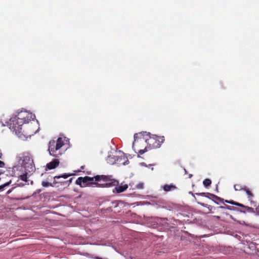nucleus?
I'll return each instance as SVG.
<instances>
[{
    "instance_id": "f257e3e1",
    "label": "nucleus",
    "mask_w": 259,
    "mask_h": 259,
    "mask_svg": "<svg viewBox=\"0 0 259 259\" xmlns=\"http://www.w3.org/2000/svg\"><path fill=\"white\" fill-rule=\"evenodd\" d=\"M95 180L96 182H91L87 184V186L95 185L97 187L101 188L111 187L117 185L119 182L117 180L113 179L112 175H97L94 177H79L76 180L75 184L82 187V183H87Z\"/></svg>"
},
{
    "instance_id": "f03ea898",
    "label": "nucleus",
    "mask_w": 259,
    "mask_h": 259,
    "mask_svg": "<svg viewBox=\"0 0 259 259\" xmlns=\"http://www.w3.org/2000/svg\"><path fill=\"white\" fill-rule=\"evenodd\" d=\"M34 115L27 112L21 111L17 113L16 115H13L9 120L8 122V125L9 128L15 129L14 124H24V123H28L31 119L33 118Z\"/></svg>"
},
{
    "instance_id": "7ed1b4c3",
    "label": "nucleus",
    "mask_w": 259,
    "mask_h": 259,
    "mask_svg": "<svg viewBox=\"0 0 259 259\" xmlns=\"http://www.w3.org/2000/svg\"><path fill=\"white\" fill-rule=\"evenodd\" d=\"M64 140L62 138H59L56 141L51 140L49 143L50 154L55 157H59L62 155L65 151Z\"/></svg>"
},
{
    "instance_id": "20e7f679",
    "label": "nucleus",
    "mask_w": 259,
    "mask_h": 259,
    "mask_svg": "<svg viewBox=\"0 0 259 259\" xmlns=\"http://www.w3.org/2000/svg\"><path fill=\"white\" fill-rule=\"evenodd\" d=\"M144 139H140V142H142ZM164 141V137L163 136H152L149 137L148 138L145 139V142L147 143L149 147L152 148H157L160 147L162 143Z\"/></svg>"
},
{
    "instance_id": "39448f33",
    "label": "nucleus",
    "mask_w": 259,
    "mask_h": 259,
    "mask_svg": "<svg viewBox=\"0 0 259 259\" xmlns=\"http://www.w3.org/2000/svg\"><path fill=\"white\" fill-rule=\"evenodd\" d=\"M23 124H15L14 127L15 129L10 128V130L17 135L19 138H23L27 136V133H26L24 130H22V125Z\"/></svg>"
},
{
    "instance_id": "423d86ee",
    "label": "nucleus",
    "mask_w": 259,
    "mask_h": 259,
    "mask_svg": "<svg viewBox=\"0 0 259 259\" xmlns=\"http://www.w3.org/2000/svg\"><path fill=\"white\" fill-rule=\"evenodd\" d=\"M23 165L25 170L29 172L34 171L35 169L33 159L29 157H25L24 158Z\"/></svg>"
},
{
    "instance_id": "0eeeda50",
    "label": "nucleus",
    "mask_w": 259,
    "mask_h": 259,
    "mask_svg": "<svg viewBox=\"0 0 259 259\" xmlns=\"http://www.w3.org/2000/svg\"><path fill=\"white\" fill-rule=\"evenodd\" d=\"M59 164V160L58 159H54L47 164V168L49 169H52L56 168Z\"/></svg>"
},
{
    "instance_id": "6e6552de",
    "label": "nucleus",
    "mask_w": 259,
    "mask_h": 259,
    "mask_svg": "<svg viewBox=\"0 0 259 259\" xmlns=\"http://www.w3.org/2000/svg\"><path fill=\"white\" fill-rule=\"evenodd\" d=\"M118 185V184L115 186L116 187L115 188L114 190H113V192H114L115 191L116 193H120L125 191L128 188V185L127 184H125L122 186Z\"/></svg>"
},
{
    "instance_id": "1a4fd4ad",
    "label": "nucleus",
    "mask_w": 259,
    "mask_h": 259,
    "mask_svg": "<svg viewBox=\"0 0 259 259\" xmlns=\"http://www.w3.org/2000/svg\"><path fill=\"white\" fill-rule=\"evenodd\" d=\"M207 194L211 196L212 200L217 204H219L220 203L222 202L224 203V201L223 198L219 197L214 194H210L209 193H207Z\"/></svg>"
},
{
    "instance_id": "9d476101",
    "label": "nucleus",
    "mask_w": 259,
    "mask_h": 259,
    "mask_svg": "<svg viewBox=\"0 0 259 259\" xmlns=\"http://www.w3.org/2000/svg\"><path fill=\"white\" fill-rule=\"evenodd\" d=\"M177 189V187L172 184L170 185L166 184L163 186V189L165 192L174 191Z\"/></svg>"
},
{
    "instance_id": "9b49d317",
    "label": "nucleus",
    "mask_w": 259,
    "mask_h": 259,
    "mask_svg": "<svg viewBox=\"0 0 259 259\" xmlns=\"http://www.w3.org/2000/svg\"><path fill=\"white\" fill-rule=\"evenodd\" d=\"M72 175L71 174H64L63 175H59V176H55L54 177V179L55 180L54 181V183H57V182L55 181V180L56 179H60V178H64V179H67V178H68L69 177L72 176Z\"/></svg>"
},
{
    "instance_id": "f8f14e48",
    "label": "nucleus",
    "mask_w": 259,
    "mask_h": 259,
    "mask_svg": "<svg viewBox=\"0 0 259 259\" xmlns=\"http://www.w3.org/2000/svg\"><path fill=\"white\" fill-rule=\"evenodd\" d=\"M244 191L246 192L247 195L248 199L250 200L253 197V194L251 192L250 190L246 186L245 188H244Z\"/></svg>"
},
{
    "instance_id": "ddd939ff",
    "label": "nucleus",
    "mask_w": 259,
    "mask_h": 259,
    "mask_svg": "<svg viewBox=\"0 0 259 259\" xmlns=\"http://www.w3.org/2000/svg\"><path fill=\"white\" fill-rule=\"evenodd\" d=\"M219 209H227L230 210H237V208L234 206L228 205L226 204H224V206H221L218 207Z\"/></svg>"
},
{
    "instance_id": "4468645a",
    "label": "nucleus",
    "mask_w": 259,
    "mask_h": 259,
    "mask_svg": "<svg viewBox=\"0 0 259 259\" xmlns=\"http://www.w3.org/2000/svg\"><path fill=\"white\" fill-rule=\"evenodd\" d=\"M224 202L227 203H229L232 205H234L239 207H243V204L237 202H235L232 200H226Z\"/></svg>"
},
{
    "instance_id": "2eb2a0df",
    "label": "nucleus",
    "mask_w": 259,
    "mask_h": 259,
    "mask_svg": "<svg viewBox=\"0 0 259 259\" xmlns=\"http://www.w3.org/2000/svg\"><path fill=\"white\" fill-rule=\"evenodd\" d=\"M246 186H243L240 184H236L234 185V188L235 191H241L243 190L244 188H245Z\"/></svg>"
},
{
    "instance_id": "dca6fc26",
    "label": "nucleus",
    "mask_w": 259,
    "mask_h": 259,
    "mask_svg": "<svg viewBox=\"0 0 259 259\" xmlns=\"http://www.w3.org/2000/svg\"><path fill=\"white\" fill-rule=\"evenodd\" d=\"M203 184L205 187H207L211 185V181L209 179H206L203 181Z\"/></svg>"
},
{
    "instance_id": "f3484780",
    "label": "nucleus",
    "mask_w": 259,
    "mask_h": 259,
    "mask_svg": "<svg viewBox=\"0 0 259 259\" xmlns=\"http://www.w3.org/2000/svg\"><path fill=\"white\" fill-rule=\"evenodd\" d=\"M142 133L136 134L134 135V142L133 144V147H134L137 141H138V138H139V136H141Z\"/></svg>"
},
{
    "instance_id": "a211bd4d",
    "label": "nucleus",
    "mask_w": 259,
    "mask_h": 259,
    "mask_svg": "<svg viewBox=\"0 0 259 259\" xmlns=\"http://www.w3.org/2000/svg\"><path fill=\"white\" fill-rule=\"evenodd\" d=\"M241 207L245 208L246 210V211H247L248 212H254L253 208H252L251 207L245 206V205L243 204V207Z\"/></svg>"
},
{
    "instance_id": "6ab92c4d",
    "label": "nucleus",
    "mask_w": 259,
    "mask_h": 259,
    "mask_svg": "<svg viewBox=\"0 0 259 259\" xmlns=\"http://www.w3.org/2000/svg\"><path fill=\"white\" fill-rule=\"evenodd\" d=\"M12 182L11 180H10L9 182L2 185L0 186V191H2L5 187L9 186Z\"/></svg>"
},
{
    "instance_id": "aec40b11",
    "label": "nucleus",
    "mask_w": 259,
    "mask_h": 259,
    "mask_svg": "<svg viewBox=\"0 0 259 259\" xmlns=\"http://www.w3.org/2000/svg\"><path fill=\"white\" fill-rule=\"evenodd\" d=\"M20 179L23 181H25V182H27V175L26 174H23V175H21L20 177Z\"/></svg>"
},
{
    "instance_id": "412c9836",
    "label": "nucleus",
    "mask_w": 259,
    "mask_h": 259,
    "mask_svg": "<svg viewBox=\"0 0 259 259\" xmlns=\"http://www.w3.org/2000/svg\"><path fill=\"white\" fill-rule=\"evenodd\" d=\"M42 186L44 187H48V186H52V185L51 183H50L49 182H45V181H43L42 182Z\"/></svg>"
},
{
    "instance_id": "4be33fe9",
    "label": "nucleus",
    "mask_w": 259,
    "mask_h": 259,
    "mask_svg": "<svg viewBox=\"0 0 259 259\" xmlns=\"http://www.w3.org/2000/svg\"><path fill=\"white\" fill-rule=\"evenodd\" d=\"M138 189H143L144 188V184L143 183H139L137 186Z\"/></svg>"
},
{
    "instance_id": "5701e85b",
    "label": "nucleus",
    "mask_w": 259,
    "mask_h": 259,
    "mask_svg": "<svg viewBox=\"0 0 259 259\" xmlns=\"http://www.w3.org/2000/svg\"><path fill=\"white\" fill-rule=\"evenodd\" d=\"M146 151H147L146 147L143 150H140L139 151V153L142 155L144 154Z\"/></svg>"
},
{
    "instance_id": "b1692460",
    "label": "nucleus",
    "mask_w": 259,
    "mask_h": 259,
    "mask_svg": "<svg viewBox=\"0 0 259 259\" xmlns=\"http://www.w3.org/2000/svg\"><path fill=\"white\" fill-rule=\"evenodd\" d=\"M5 163L3 161L0 160V167H5Z\"/></svg>"
},
{
    "instance_id": "393cba45",
    "label": "nucleus",
    "mask_w": 259,
    "mask_h": 259,
    "mask_svg": "<svg viewBox=\"0 0 259 259\" xmlns=\"http://www.w3.org/2000/svg\"><path fill=\"white\" fill-rule=\"evenodd\" d=\"M196 195H200L202 196H206L205 193H196Z\"/></svg>"
},
{
    "instance_id": "a878e982",
    "label": "nucleus",
    "mask_w": 259,
    "mask_h": 259,
    "mask_svg": "<svg viewBox=\"0 0 259 259\" xmlns=\"http://www.w3.org/2000/svg\"><path fill=\"white\" fill-rule=\"evenodd\" d=\"M72 178H71L70 179V180L68 181H66L65 182L66 183H68V184L69 185L71 182H72Z\"/></svg>"
},
{
    "instance_id": "bb28decb",
    "label": "nucleus",
    "mask_w": 259,
    "mask_h": 259,
    "mask_svg": "<svg viewBox=\"0 0 259 259\" xmlns=\"http://www.w3.org/2000/svg\"><path fill=\"white\" fill-rule=\"evenodd\" d=\"M2 158V153L1 150H0V159H1Z\"/></svg>"
},
{
    "instance_id": "cd10ccee",
    "label": "nucleus",
    "mask_w": 259,
    "mask_h": 259,
    "mask_svg": "<svg viewBox=\"0 0 259 259\" xmlns=\"http://www.w3.org/2000/svg\"><path fill=\"white\" fill-rule=\"evenodd\" d=\"M12 192V190H9L7 191V194H10L11 192Z\"/></svg>"
},
{
    "instance_id": "c85d7f7f",
    "label": "nucleus",
    "mask_w": 259,
    "mask_h": 259,
    "mask_svg": "<svg viewBox=\"0 0 259 259\" xmlns=\"http://www.w3.org/2000/svg\"><path fill=\"white\" fill-rule=\"evenodd\" d=\"M214 217L217 218L218 219H220V217H219V216H214Z\"/></svg>"
},
{
    "instance_id": "c756f323",
    "label": "nucleus",
    "mask_w": 259,
    "mask_h": 259,
    "mask_svg": "<svg viewBox=\"0 0 259 259\" xmlns=\"http://www.w3.org/2000/svg\"><path fill=\"white\" fill-rule=\"evenodd\" d=\"M191 194H192V195L194 197V194L193 193H191Z\"/></svg>"
},
{
    "instance_id": "7c9ffc66",
    "label": "nucleus",
    "mask_w": 259,
    "mask_h": 259,
    "mask_svg": "<svg viewBox=\"0 0 259 259\" xmlns=\"http://www.w3.org/2000/svg\"><path fill=\"white\" fill-rule=\"evenodd\" d=\"M201 205L202 206H204V204L203 203H201Z\"/></svg>"
},
{
    "instance_id": "2f4dec72",
    "label": "nucleus",
    "mask_w": 259,
    "mask_h": 259,
    "mask_svg": "<svg viewBox=\"0 0 259 259\" xmlns=\"http://www.w3.org/2000/svg\"><path fill=\"white\" fill-rule=\"evenodd\" d=\"M192 175H189V178H191L192 177Z\"/></svg>"
},
{
    "instance_id": "473e14b6",
    "label": "nucleus",
    "mask_w": 259,
    "mask_h": 259,
    "mask_svg": "<svg viewBox=\"0 0 259 259\" xmlns=\"http://www.w3.org/2000/svg\"><path fill=\"white\" fill-rule=\"evenodd\" d=\"M81 167L82 169H83V166H82Z\"/></svg>"
},
{
    "instance_id": "72a5a7b5",
    "label": "nucleus",
    "mask_w": 259,
    "mask_h": 259,
    "mask_svg": "<svg viewBox=\"0 0 259 259\" xmlns=\"http://www.w3.org/2000/svg\"><path fill=\"white\" fill-rule=\"evenodd\" d=\"M241 212H245V211H244V210H243V211L241 210Z\"/></svg>"
}]
</instances>
